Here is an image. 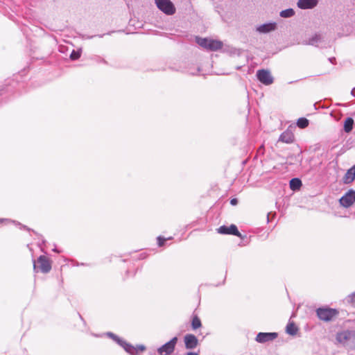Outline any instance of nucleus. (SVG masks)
<instances>
[{"mask_svg": "<svg viewBox=\"0 0 355 355\" xmlns=\"http://www.w3.org/2000/svg\"><path fill=\"white\" fill-rule=\"evenodd\" d=\"M196 40L198 45L210 51H216L221 49L223 46V43L218 40L202 38L199 37H197Z\"/></svg>", "mask_w": 355, "mask_h": 355, "instance_id": "f257e3e1", "label": "nucleus"}, {"mask_svg": "<svg viewBox=\"0 0 355 355\" xmlns=\"http://www.w3.org/2000/svg\"><path fill=\"white\" fill-rule=\"evenodd\" d=\"M336 339L339 343H347L355 349V331H345L338 334Z\"/></svg>", "mask_w": 355, "mask_h": 355, "instance_id": "f03ea898", "label": "nucleus"}, {"mask_svg": "<svg viewBox=\"0 0 355 355\" xmlns=\"http://www.w3.org/2000/svg\"><path fill=\"white\" fill-rule=\"evenodd\" d=\"M155 1L157 8L166 15H171L175 12V8L170 0H155Z\"/></svg>", "mask_w": 355, "mask_h": 355, "instance_id": "7ed1b4c3", "label": "nucleus"}, {"mask_svg": "<svg viewBox=\"0 0 355 355\" xmlns=\"http://www.w3.org/2000/svg\"><path fill=\"white\" fill-rule=\"evenodd\" d=\"M177 343L178 338L173 337L171 340L157 349L158 354L159 355H171L175 350Z\"/></svg>", "mask_w": 355, "mask_h": 355, "instance_id": "20e7f679", "label": "nucleus"}, {"mask_svg": "<svg viewBox=\"0 0 355 355\" xmlns=\"http://www.w3.org/2000/svg\"><path fill=\"white\" fill-rule=\"evenodd\" d=\"M318 317L324 321H329L338 313L336 309L330 308H319L316 311Z\"/></svg>", "mask_w": 355, "mask_h": 355, "instance_id": "39448f33", "label": "nucleus"}, {"mask_svg": "<svg viewBox=\"0 0 355 355\" xmlns=\"http://www.w3.org/2000/svg\"><path fill=\"white\" fill-rule=\"evenodd\" d=\"M340 205L345 208H349L355 202V191L348 190L339 200Z\"/></svg>", "mask_w": 355, "mask_h": 355, "instance_id": "423d86ee", "label": "nucleus"}, {"mask_svg": "<svg viewBox=\"0 0 355 355\" xmlns=\"http://www.w3.org/2000/svg\"><path fill=\"white\" fill-rule=\"evenodd\" d=\"M257 79L265 85H271L274 78L272 76L270 72L266 69H259L257 71Z\"/></svg>", "mask_w": 355, "mask_h": 355, "instance_id": "0eeeda50", "label": "nucleus"}, {"mask_svg": "<svg viewBox=\"0 0 355 355\" xmlns=\"http://www.w3.org/2000/svg\"><path fill=\"white\" fill-rule=\"evenodd\" d=\"M107 335L114 340H115L120 346H121L125 350V352L131 355H136V349L132 345L127 343L125 341L119 338L118 336L111 332L107 333Z\"/></svg>", "mask_w": 355, "mask_h": 355, "instance_id": "6e6552de", "label": "nucleus"}, {"mask_svg": "<svg viewBox=\"0 0 355 355\" xmlns=\"http://www.w3.org/2000/svg\"><path fill=\"white\" fill-rule=\"evenodd\" d=\"M278 336L277 333L271 332V333H265L260 332L259 333L255 338V340L259 343H265L269 341H272L276 339Z\"/></svg>", "mask_w": 355, "mask_h": 355, "instance_id": "1a4fd4ad", "label": "nucleus"}, {"mask_svg": "<svg viewBox=\"0 0 355 355\" xmlns=\"http://www.w3.org/2000/svg\"><path fill=\"white\" fill-rule=\"evenodd\" d=\"M217 232L221 234H232L239 237H242L235 225H231L230 227L223 225L217 229Z\"/></svg>", "mask_w": 355, "mask_h": 355, "instance_id": "9d476101", "label": "nucleus"}, {"mask_svg": "<svg viewBox=\"0 0 355 355\" xmlns=\"http://www.w3.org/2000/svg\"><path fill=\"white\" fill-rule=\"evenodd\" d=\"M277 29L276 22H269L261 24L256 27V31L261 34H266L274 31Z\"/></svg>", "mask_w": 355, "mask_h": 355, "instance_id": "9b49d317", "label": "nucleus"}, {"mask_svg": "<svg viewBox=\"0 0 355 355\" xmlns=\"http://www.w3.org/2000/svg\"><path fill=\"white\" fill-rule=\"evenodd\" d=\"M184 341L185 347L188 349H192L197 347L198 340L196 336L193 334H187L184 336Z\"/></svg>", "mask_w": 355, "mask_h": 355, "instance_id": "f8f14e48", "label": "nucleus"}, {"mask_svg": "<svg viewBox=\"0 0 355 355\" xmlns=\"http://www.w3.org/2000/svg\"><path fill=\"white\" fill-rule=\"evenodd\" d=\"M38 263L40 264L41 271L44 273L49 272L51 269V265L45 256H40L38 258Z\"/></svg>", "mask_w": 355, "mask_h": 355, "instance_id": "ddd939ff", "label": "nucleus"}, {"mask_svg": "<svg viewBox=\"0 0 355 355\" xmlns=\"http://www.w3.org/2000/svg\"><path fill=\"white\" fill-rule=\"evenodd\" d=\"M318 0H299L297 6L301 9H312L317 6Z\"/></svg>", "mask_w": 355, "mask_h": 355, "instance_id": "4468645a", "label": "nucleus"}, {"mask_svg": "<svg viewBox=\"0 0 355 355\" xmlns=\"http://www.w3.org/2000/svg\"><path fill=\"white\" fill-rule=\"evenodd\" d=\"M355 179V164L349 168L343 177L345 184H350Z\"/></svg>", "mask_w": 355, "mask_h": 355, "instance_id": "2eb2a0df", "label": "nucleus"}, {"mask_svg": "<svg viewBox=\"0 0 355 355\" xmlns=\"http://www.w3.org/2000/svg\"><path fill=\"white\" fill-rule=\"evenodd\" d=\"M279 141L286 144H291L294 141V135L291 131H284L281 134Z\"/></svg>", "mask_w": 355, "mask_h": 355, "instance_id": "dca6fc26", "label": "nucleus"}, {"mask_svg": "<svg viewBox=\"0 0 355 355\" xmlns=\"http://www.w3.org/2000/svg\"><path fill=\"white\" fill-rule=\"evenodd\" d=\"M322 36L320 34L315 33L306 42V44L319 46L322 42Z\"/></svg>", "mask_w": 355, "mask_h": 355, "instance_id": "f3484780", "label": "nucleus"}, {"mask_svg": "<svg viewBox=\"0 0 355 355\" xmlns=\"http://www.w3.org/2000/svg\"><path fill=\"white\" fill-rule=\"evenodd\" d=\"M354 126V119L351 117H347L344 121L343 130L345 132H350Z\"/></svg>", "mask_w": 355, "mask_h": 355, "instance_id": "a211bd4d", "label": "nucleus"}, {"mask_svg": "<svg viewBox=\"0 0 355 355\" xmlns=\"http://www.w3.org/2000/svg\"><path fill=\"white\" fill-rule=\"evenodd\" d=\"M298 331V328L296 327L293 322H289L286 325V331L288 334L295 336Z\"/></svg>", "mask_w": 355, "mask_h": 355, "instance_id": "6ab92c4d", "label": "nucleus"}, {"mask_svg": "<svg viewBox=\"0 0 355 355\" xmlns=\"http://www.w3.org/2000/svg\"><path fill=\"white\" fill-rule=\"evenodd\" d=\"M302 186V181L299 178H293L290 180V188L293 191L299 190Z\"/></svg>", "mask_w": 355, "mask_h": 355, "instance_id": "aec40b11", "label": "nucleus"}, {"mask_svg": "<svg viewBox=\"0 0 355 355\" xmlns=\"http://www.w3.org/2000/svg\"><path fill=\"white\" fill-rule=\"evenodd\" d=\"M279 15L284 18L291 17L295 15V11L292 8H288L281 11Z\"/></svg>", "mask_w": 355, "mask_h": 355, "instance_id": "412c9836", "label": "nucleus"}, {"mask_svg": "<svg viewBox=\"0 0 355 355\" xmlns=\"http://www.w3.org/2000/svg\"><path fill=\"white\" fill-rule=\"evenodd\" d=\"M309 120L306 118L302 117L297 119V125L300 128H305L309 125Z\"/></svg>", "mask_w": 355, "mask_h": 355, "instance_id": "4be33fe9", "label": "nucleus"}, {"mask_svg": "<svg viewBox=\"0 0 355 355\" xmlns=\"http://www.w3.org/2000/svg\"><path fill=\"white\" fill-rule=\"evenodd\" d=\"M202 325L201 321L198 316H194L192 319L191 326L193 329L200 327Z\"/></svg>", "mask_w": 355, "mask_h": 355, "instance_id": "5701e85b", "label": "nucleus"}, {"mask_svg": "<svg viewBox=\"0 0 355 355\" xmlns=\"http://www.w3.org/2000/svg\"><path fill=\"white\" fill-rule=\"evenodd\" d=\"M80 53L79 51H72L70 54V58L73 60H77L80 58Z\"/></svg>", "mask_w": 355, "mask_h": 355, "instance_id": "b1692460", "label": "nucleus"}, {"mask_svg": "<svg viewBox=\"0 0 355 355\" xmlns=\"http://www.w3.org/2000/svg\"><path fill=\"white\" fill-rule=\"evenodd\" d=\"M166 240H167V239H164V238H163V237H162V236H158V237H157V243H158V245H159V246H160V247H161V246H162V245H164V241H165Z\"/></svg>", "mask_w": 355, "mask_h": 355, "instance_id": "393cba45", "label": "nucleus"}, {"mask_svg": "<svg viewBox=\"0 0 355 355\" xmlns=\"http://www.w3.org/2000/svg\"><path fill=\"white\" fill-rule=\"evenodd\" d=\"M348 301L352 303H355V293L348 296Z\"/></svg>", "mask_w": 355, "mask_h": 355, "instance_id": "a878e982", "label": "nucleus"}, {"mask_svg": "<svg viewBox=\"0 0 355 355\" xmlns=\"http://www.w3.org/2000/svg\"><path fill=\"white\" fill-rule=\"evenodd\" d=\"M238 202V200L236 198H233L230 200V204L232 205H236Z\"/></svg>", "mask_w": 355, "mask_h": 355, "instance_id": "bb28decb", "label": "nucleus"}, {"mask_svg": "<svg viewBox=\"0 0 355 355\" xmlns=\"http://www.w3.org/2000/svg\"><path fill=\"white\" fill-rule=\"evenodd\" d=\"M137 347L141 351L145 350V347L144 345H139Z\"/></svg>", "mask_w": 355, "mask_h": 355, "instance_id": "cd10ccee", "label": "nucleus"}, {"mask_svg": "<svg viewBox=\"0 0 355 355\" xmlns=\"http://www.w3.org/2000/svg\"><path fill=\"white\" fill-rule=\"evenodd\" d=\"M329 60L332 63V64H334V62L336 60V58H330L329 59Z\"/></svg>", "mask_w": 355, "mask_h": 355, "instance_id": "c85d7f7f", "label": "nucleus"}, {"mask_svg": "<svg viewBox=\"0 0 355 355\" xmlns=\"http://www.w3.org/2000/svg\"><path fill=\"white\" fill-rule=\"evenodd\" d=\"M186 355H199V354L196 352H188Z\"/></svg>", "mask_w": 355, "mask_h": 355, "instance_id": "c756f323", "label": "nucleus"}, {"mask_svg": "<svg viewBox=\"0 0 355 355\" xmlns=\"http://www.w3.org/2000/svg\"><path fill=\"white\" fill-rule=\"evenodd\" d=\"M351 94L353 96H355V88L353 89L351 92Z\"/></svg>", "mask_w": 355, "mask_h": 355, "instance_id": "7c9ffc66", "label": "nucleus"}, {"mask_svg": "<svg viewBox=\"0 0 355 355\" xmlns=\"http://www.w3.org/2000/svg\"><path fill=\"white\" fill-rule=\"evenodd\" d=\"M53 251H54V252H58V251L57 250V249H56V248H54V249H53Z\"/></svg>", "mask_w": 355, "mask_h": 355, "instance_id": "2f4dec72", "label": "nucleus"}, {"mask_svg": "<svg viewBox=\"0 0 355 355\" xmlns=\"http://www.w3.org/2000/svg\"><path fill=\"white\" fill-rule=\"evenodd\" d=\"M3 220V219H0V222H1Z\"/></svg>", "mask_w": 355, "mask_h": 355, "instance_id": "473e14b6", "label": "nucleus"}]
</instances>
